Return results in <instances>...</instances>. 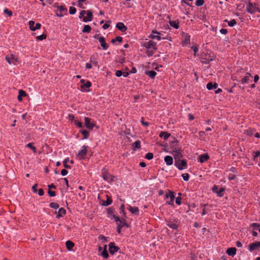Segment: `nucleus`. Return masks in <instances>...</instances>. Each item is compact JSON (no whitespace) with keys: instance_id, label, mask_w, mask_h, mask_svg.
Listing matches in <instances>:
<instances>
[{"instance_id":"obj_1","label":"nucleus","mask_w":260,"mask_h":260,"mask_svg":"<svg viewBox=\"0 0 260 260\" xmlns=\"http://www.w3.org/2000/svg\"><path fill=\"white\" fill-rule=\"evenodd\" d=\"M141 45L147 49L146 53L149 56L152 55L157 49L156 43L148 39L142 42Z\"/></svg>"},{"instance_id":"obj_2","label":"nucleus","mask_w":260,"mask_h":260,"mask_svg":"<svg viewBox=\"0 0 260 260\" xmlns=\"http://www.w3.org/2000/svg\"><path fill=\"white\" fill-rule=\"evenodd\" d=\"M92 13L89 11L83 10L80 12L79 18H83V21L85 22L91 21L92 19Z\"/></svg>"},{"instance_id":"obj_3","label":"nucleus","mask_w":260,"mask_h":260,"mask_svg":"<svg viewBox=\"0 0 260 260\" xmlns=\"http://www.w3.org/2000/svg\"><path fill=\"white\" fill-rule=\"evenodd\" d=\"M53 7L56 8L55 11L56 15L59 17H62L64 14H67V9L63 6H59L57 4H54Z\"/></svg>"},{"instance_id":"obj_4","label":"nucleus","mask_w":260,"mask_h":260,"mask_svg":"<svg viewBox=\"0 0 260 260\" xmlns=\"http://www.w3.org/2000/svg\"><path fill=\"white\" fill-rule=\"evenodd\" d=\"M247 11L250 13L253 14L256 12H260L257 5L256 4H253L249 1L246 2Z\"/></svg>"},{"instance_id":"obj_5","label":"nucleus","mask_w":260,"mask_h":260,"mask_svg":"<svg viewBox=\"0 0 260 260\" xmlns=\"http://www.w3.org/2000/svg\"><path fill=\"white\" fill-rule=\"evenodd\" d=\"M102 176L103 179L108 183H111L114 181L115 177L110 175L106 169H102Z\"/></svg>"},{"instance_id":"obj_6","label":"nucleus","mask_w":260,"mask_h":260,"mask_svg":"<svg viewBox=\"0 0 260 260\" xmlns=\"http://www.w3.org/2000/svg\"><path fill=\"white\" fill-rule=\"evenodd\" d=\"M113 218L117 222V226L119 228H122L124 226H128V224L126 223L124 220L125 218H123L121 220L115 215H113Z\"/></svg>"},{"instance_id":"obj_7","label":"nucleus","mask_w":260,"mask_h":260,"mask_svg":"<svg viewBox=\"0 0 260 260\" xmlns=\"http://www.w3.org/2000/svg\"><path fill=\"white\" fill-rule=\"evenodd\" d=\"M5 58L9 64H16L18 62V58L13 54L7 55Z\"/></svg>"},{"instance_id":"obj_8","label":"nucleus","mask_w":260,"mask_h":260,"mask_svg":"<svg viewBox=\"0 0 260 260\" xmlns=\"http://www.w3.org/2000/svg\"><path fill=\"white\" fill-rule=\"evenodd\" d=\"M87 153V147L83 146L81 149L79 151L77 154V158L79 159H82L85 157Z\"/></svg>"},{"instance_id":"obj_9","label":"nucleus","mask_w":260,"mask_h":260,"mask_svg":"<svg viewBox=\"0 0 260 260\" xmlns=\"http://www.w3.org/2000/svg\"><path fill=\"white\" fill-rule=\"evenodd\" d=\"M166 203L169 205H173L175 196L173 192H169L165 195Z\"/></svg>"},{"instance_id":"obj_10","label":"nucleus","mask_w":260,"mask_h":260,"mask_svg":"<svg viewBox=\"0 0 260 260\" xmlns=\"http://www.w3.org/2000/svg\"><path fill=\"white\" fill-rule=\"evenodd\" d=\"M80 82L82 83V85H81V90L83 92L88 91V88H89L91 85V83L89 81H87L86 83H84V80L83 79L80 80Z\"/></svg>"},{"instance_id":"obj_11","label":"nucleus","mask_w":260,"mask_h":260,"mask_svg":"<svg viewBox=\"0 0 260 260\" xmlns=\"http://www.w3.org/2000/svg\"><path fill=\"white\" fill-rule=\"evenodd\" d=\"M94 38L98 39L101 46L104 50H107L108 49L109 46L106 43L105 39L103 37H99L98 35H95Z\"/></svg>"},{"instance_id":"obj_12","label":"nucleus","mask_w":260,"mask_h":260,"mask_svg":"<svg viewBox=\"0 0 260 260\" xmlns=\"http://www.w3.org/2000/svg\"><path fill=\"white\" fill-rule=\"evenodd\" d=\"M84 122L85 126L88 129H92L95 126V123L88 117H84Z\"/></svg>"},{"instance_id":"obj_13","label":"nucleus","mask_w":260,"mask_h":260,"mask_svg":"<svg viewBox=\"0 0 260 260\" xmlns=\"http://www.w3.org/2000/svg\"><path fill=\"white\" fill-rule=\"evenodd\" d=\"M29 28L32 31H35L37 29H39L41 27L40 23H37L35 24V22L32 20H30L28 22Z\"/></svg>"},{"instance_id":"obj_14","label":"nucleus","mask_w":260,"mask_h":260,"mask_svg":"<svg viewBox=\"0 0 260 260\" xmlns=\"http://www.w3.org/2000/svg\"><path fill=\"white\" fill-rule=\"evenodd\" d=\"M175 165L179 170H183L186 166V162L184 160H176Z\"/></svg>"},{"instance_id":"obj_15","label":"nucleus","mask_w":260,"mask_h":260,"mask_svg":"<svg viewBox=\"0 0 260 260\" xmlns=\"http://www.w3.org/2000/svg\"><path fill=\"white\" fill-rule=\"evenodd\" d=\"M109 252L111 254H114L115 252H117L119 248L116 246L114 243L111 242L109 244Z\"/></svg>"},{"instance_id":"obj_16","label":"nucleus","mask_w":260,"mask_h":260,"mask_svg":"<svg viewBox=\"0 0 260 260\" xmlns=\"http://www.w3.org/2000/svg\"><path fill=\"white\" fill-rule=\"evenodd\" d=\"M160 34L156 30H153L151 34L149 36V38L156 39L158 41L161 40Z\"/></svg>"},{"instance_id":"obj_17","label":"nucleus","mask_w":260,"mask_h":260,"mask_svg":"<svg viewBox=\"0 0 260 260\" xmlns=\"http://www.w3.org/2000/svg\"><path fill=\"white\" fill-rule=\"evenodd\" d=\"M167 225L172 229H177L178 226V221L176 220H170L168 221Z\"/></svg>"},{"instance_id":"obj_18","label":"nucleus","mask_w":260,"mask_h":260,"mask_svg":"<svg viewBox=\"0 0 260 260\" xmlns=\"http://www.w3.org/2000/svg\"><path fill=\"white\" fill-rule=\"evenodd\" d=\"M212 190L214 192L216 193L218 197H222L223 196V192L224 190L223 188H218L217 186H214L212 188Z\"/></svg>"},{"instance_id":"obj_19","label":"nucleus","mask_w":260,"mask_h":260,"mask_svg":"<svg viewBox=\"0 0 260 260\" xmlns=\"http://www.w3.org/2000/svg\"><path fill=\"white\" fill-rule=\"evenodd\" d=\"M260 247V242H256L252 243L249 246V250L250 251H252L254 250L257 249Z\"/></svg>"},{"instance_id":"obj_20","label":"nucleus","mask_w":260,"mask_h":260,"mask_svg":"<svg viewBox=\"0 0 260 260\" xmlns=\"http://www.w3.org/2000/svg\"><path fill=\"white\" fill-rule=\"evenodd\" d=\"M99 251H101V255L104 258H108V256H109V254L107 252V245H105L104 246V248H103V250H102V248L101 247H100L99 248Z\"/></svg>"},{"instance_id":"obj_21","label":"nucleus","mask_w":260,"mask_h":260,"mask_svg":"<svg viewBox=\"0 0 260 260\" xmlns=\"http://www.w3.org/2000/svg\"><path fill=\"white\" fill-rule=\"evenodd\" d=\"M128 209L131 212L132 214L137 216L139 215V209L138 207L129 206V207H128Z\"/></svg>"},{"instance_id":"obj_22","label":"nucleus","mask_w":260,"mask_h":260,"mask_svg":"<svg viewBox=\"0 0 260 260\" xmlns=\"http://www.w3.org/2000/svg\"><path fill=\"white\" fill-rule=\"evenodd\" d=\"M164 160L168 166L172 165L173 163V159L172 156L167 155L165 157Z\"/></svg>"},{"instance_id":"obj_23","label":"nucleus","mask_w":260,"mask_h":260,"mask_svg":"<svg viewBox=\"0 0 260 260\" xmlns=\"http://www.w3.org/2000/svg\"><path fill=\"white\" fill-rule=\"evenodd\" d=\"M66 213V210L63 208H59L58 212H57L56 218H59L60 217L64 215Z\"/></svg>"},{"instance_id":"obj_24","label":"nucleus","mask_w":260,"mask_h":260,"mask_svg":"<svg viewBox=\"0 0 260 260\" xmlns=\"http://www.w3.org/2000/svg\"><path fill=\"white\" fill-rule=\"evenodd\" d=\"M116 27L120 31L123 32L127 29V27L123 23L118 22L116 24Z\"/></svg>"},{"instance_id":"obj_25","label":"nucleus","mask_w":260,"mask_h":260,"mask_svg":"<svg viewBox=\"0 0 260 260\" xmlns=\"http://www.w3.org/2000/svg\"><path fill=\"white\" fill-rule=\"evenodd\" d=\"M209 158V155L207 154H203L199 156V161L203 163L207 161Z\"/></svg>"},{"instance_id":"obj_26","label":"nucleus","mask_w":260,"mask_h":260,"mask_svg":"<svg viewBox=\"0 0 260 260\" xmlns=\"http://www.w3.org/2000/svg\"><path fill=\"white\" fill-rule=\"evenodd\" d=\"M226 253L229 255L234 256L236 253V248L235 247L229 248L226 250Z\"/></svg>"},{"instance_id":"obj_27","label":"nucleus","mask_w":260,"mask_h":260,"mask_svg":"<svg viewBox=\"0 0 260 260\" xmlns=\"http://www.w3.org/2000/svg\"><path fill=\"white\" fill-rule=\"evenodd\" d=\"M25 96H26V93L24 90L22 89L19 90V94L17 98L19 101H21L22 98Z\"/></svg>"},{"instance_id":"obj_28","label":"nucleus","mask_w":260,"mask_h":260,"mask_svg":"<svg viewBox=\"0 0 260 260\" xmlns=\"http://www.w3.org/2000/svg\"><path fill=\"white\" fill-rule=\"evenodd\" d=\"M66 245L69 251H72L73 247L74 246V243L72 241L68 240L66 242Z\"/></svg>"},{"instance_id":"obj_29","label":"nucleus","mask_w":260,"mask_h":260,"mask_svg":"<svg viewBox=\"0 0 260 260\" xmlns=\"http://www.w3.org/2000/svg\"><path fill=\"white\" fill-rule=\"evenodd\" d=\"M190 42V36L187 34H184V40L182 41V45H186Z\"/></svg>"},{"instance_id":"obj_30","label":"nucleus","mask_w":260,"mask_h":260,"mask_svg":"<svg viewBox=\"0 0 260 260\" xmlns=\"http://www.w3.org/2000/svg\"><path fill=\"white\" fill-rule=\"evenodd\" d=\"M217 86H218V85L216 83H208L207 84V88L208 90H211V89H213L216 88Z\"/></svg>"},{"instance_id":"obj_31","label":"nucleus","mask_w":260,"mask_h":260,"mask_svg":"<svg viewBox=\"0 0 260 260\" xmlns=\"http://www.w3.org/2000/svg\"><path fill=\"white\" fill-rule=\"evenodd\" d=\"M170 136V134L166 132H161L159 134V137L163 138L165 140L167 139Z\"/></svg>"},{"instance_id":"obj_32","label":"nucleus","mask_w":260,"mask_h":260,"mask_svg":"<svg viewBox=\"0 0 260 260\" xmlns=\"http://www.w3.org/2000/svg\"><path fill=\"white\" fill-rule=\"evenodd\" d=\"M145 74L151 78H154L156 75V72L153 71H147Z\"/></svg>"},{"instance_id":"obj_33","label":"nucleus","mask_w":260,"mask_h":260,"mask_svg":"<svg viewBox=\"0 0 260 260\" xmlns=\"http://www.w3.org/2000/svg\"><path fill=\"white\" fill-rule=\"evenodd\" d=\"M250 77H251V75L249 73H247L246 76L242 80V83L245 84V83H247L248 82Z\"/></svg>"},{"instance_id":"obj_34","label":"nucleus","mask_w":260,"mask_h":260,"mask_svg":"<svg viewBox=\"0 0 260 260\" xmlns=\"http://www.w3.org/2000/svg\"><path fill=\"white\" fill-rule=\"evenodd\" d=\"M170 24L175 28L177 29L179 27V22L177 21H170Z\"/></svg>"},{"instance_id":"obj_35","label":"nucleus","mask_w":260,"mask_h":260,"mask_svg":"<svg viewBox=\"0 0 260 260\" xmlns=\"http://www.w3.org/2000/svg\"><path fill=\"white\" fill-rule=\"evenodd\" d=\"M120 212L123 216L124 218H126V212L124 210V205L122 204L119 208Z\"/></svg>"},{"instance_id":"obj_36","label":"nucleus","mask_w":260,"mask_h":260,"mask_svg":"<svg viewBox=\"0 0 260 260\" xmlns=\"http://www.w3.org/2000/svg\"><path fill=\"white\" fill-rule=\"evenodd\" d=\"M26 147L30 148L34 153H37V149L36 147L33 146V144L32 143H29L27 144L26 145Z\"/></svg>"},{"instance_id":"obj_37","label":"nucleus","mask_w":260,"mask_h":260,"mask_svg":"<svg viewBox=\"0 0 260 260\" xmlns=\"http://www.w3.org/2000/svg\"><path fill=\"white\" fill-rule=\"evenodd\" d=\"M91 29V27L89 25H84L82 31L83 32H89Z\"/></svg>"},{"instance_id":"obj_38","label":"nucleus","mask_w":260,"mask_h":260,"mask_svg":"<svg viewBox=\"0 0 260 260\" xmlns=\"http://www.w3.org/2000/svg\"><path fill=\"white\" fill-rule=\"evenodd\" d=\"M254 131L252 129H248L246 130L244 132V134L248 136H252L254 134Z\"/></svg>"},{"instance_id":"obj_39","label":"nucleus","mask_w":260,"mask_h":260,"mask_svg":"<svg viewBox=\"0 0 260 260\" xmlns=\"http://www.w3.org/2000/svg\"><path fill=\"white\" fill-rule=\"evenodd\" d=\"M70 161V159L69 158H66L63 161V166L65 168H70L71 167L68 165V163Z\"/></svg>"},{"instance_id":"obj_40","label":"nucleus","mask_w":260,"mask_h":260,"mask_svg":"<svg viewBox=\"0 0 260 260\" xmlns=\"http://www.w3.org/2000/svg\"><path fill=\"white\" fill-rule=\"evenodd\" d=\"M225 21L228 22L229 26L231 27H233L236 24V21L235 19H233L231 21H228V20H225Z\"/></svg>"},{"instance_id":"obj_41","label":"nucleus","mask_w":260,"mask_h":260,"mask_svg":"<svg viewBox=\"0 0 260 260\" xmlns=\"http://www.w3.org/2000/svg\"><path fill=\"white\" fill-rule=\"evenodd\" d=\"M90 62L95 66L98 65V61L94 57H91L90 58Z\"/></svg>"},{"instance_id":"obj_42","label":"nucleus","mask_w":260,"mask_h":260,"mask_svg":"<svg viewBox=\"0 0 260 260\" xmlns=\"http://www.w3.org/2000/svg\"><path fill=\"white\" fill-rule=\"evenodd\" d=\"M82 135L84 136L83 139H87L88 137L89 136V133L88 131L86 130H82L81 131Z\"/></svg>"},{"instance_id":"obj_43","label":"nucleus","mask_w":260,"mask_h":260,"mask_svg":"<svg viewBox=\"0 0 260 260\" xmlns=\"http://www.w3.org/2000/svg\"><path fill=\"white\" fill-rule=\"evenodd\" d=\"M50 207L53 209H57L59 208V205L56 203L52 202L50 204Z\"/></svg>"},{"instance_id":"obj_44","label":"nucleus","mask_w":260,"mask_h":260,"mask_svg":"<svg viewBox=\"0 0 260 260\" xmlns=\"http://www.w3.org/2000/svg\"><path fill=\"white\" fill-rule=\"evenodd\" d=\"M46 38V35L45 34H42L40 36L37 37V39L39 41H42Z\"/></svg>"},{"instance_id":"obj_45","label":"nucleus","mask_w":260,"mask_h":260,"mask_svg":"<svg viewBox=\"0 0 260 260\" xmlns=\"http://www.w3.org/2000/svg\"><path fill=\"white\" fill-rule=\"evenodd\" d=\"M182 177L184 181H188L189 178V176L187 173H184L182 175Z\"/></svg>"},{"instance_id":"obj_46","label":"nucleus","mask_w":260,"mask_h":260,"mask_svg":"<svg viewBox=\"0 0 260 260\" xmlns=\"http://www.w3.org/2000/svg\"><path fill=\"white\" fill-rule=\"evenodd\" d=\"M69 12L72 15L75 14L76 12V8L73 7H70L69 9Z\"/></svg>"},{"instance_id":"obj_47","label":"nucleus","mask_w":260,"mask_h":260,"mask_svg":"<svg viewBox=\"0 0 260 260\" xmlns=\"http://www.w3.org/2000/svg\"><path fill=\"white\" fill-rule=\"evenodd\" d=\"M204 3V0H197L196 2V5L197 6H201L203 5Z\"/></svg>"},{"instance_id":"obj_48","label":"nucleus","mask_w":260,"mask_h":260,"mask_svg":"<svg viewBox=\"0 0 260 260\" xmlns=\"http://www.w3.org/2000/svg\"><path fill=\"white\" fill-rule=\"evenodd\" d=\"M75 124L78 127L81 128L83 126L82 123L80 121H79L78 120H75L74 121Z\"/></svg>"},{"instance_id":"obj_49","label":"nucleus","mask_w":260,"mask_h":260,"mask_svg":"<svg viewBox=\"0 0 260 260\" xmlns=\"http://www.w3.org/2000/svg\"><path fill=\"white\" fill-rule=\"evenodd\" d=\"M112 202V199H111L109 197H107V201H106V203L104 204V206H108L109 205H110Z\"/></svg>"},{"instance_id":"obj_50","label":"nucleus","mask_w":260,"mask_h":260,"mask_svg":"<svg viewBox=\"0 0 260 260\" xmlns=\"http://www.w3.org/2000/svg\"><path fill=\"white\" fill-rule=\"evenodd\" d=\"M133 146H134L135 148H140L141 145H140V141H136V142L133 144Z\"/></svg>"},{"instance_id":"obj_51","label":"nucleus","mask_w":260,"mask_h":260,"mask_svg":"<svg viewBox=\"0 0 260 260\" xmlns=\"http://www.w3.org/2000/svg\"><path fill=\"white\" fill-rule=\"evenodd\" d=\"M4 13L8 14L10 17L12 16V12L7 9H4Z\"/></svg>"},{"instance_id":"obj_52","label":"nucleus","mask_w":260,"mask_h":260,"mask_svg":"<svg viewBox=\"0 0 260 260\" xmlns=\"http://www.w3.org/2000/svg\"><path fill=\"white\" fill-rule=\"evenodd\" d=\"M153 155L152 153H148L146 155V158H147V159L148 160H150L151 159L153 158Z\"/></svg>"},{"instance_id":"obj_53","label":"nucleus","mask_w":260,"mask_h":260,"mask_svg":"<svg viewBox=\"0 0 260 260\" xmlns=\"http://www.w3.org/2000/svg\"><path fill=\"white\" fill-rule=\"evenodd\" d=\"M99 239H100L103 242H106L107 241L106 238L103 235H100L99 237Z\"/></svg>"},{"instance_id":"obj_54","label":"nucleus","mask_w":260,"mask_h":260,"mask_svg":"<svg viewBox=\"0 0 260 260\" xmlns=\"http://www.w3.org/2000/svg\"><path fill=\"white\" fill-rule=\"evenodd\" d=\"M122 38L121 37H117L115 39H113L112 40V43H114L116 41H118V42H121L122 41Z\"/></svg>"},{"instance_id":"obj_55","label":"nucleus","mask_w":260,"mask_h":260,"mask_svg":"<svg viewBox=\"0 0 260 260\" xmlns=\"http://www.w3.org/2000/svg\"><path fill=\"white\" fill-rule=\"evenodd\" d=\"M191 49L193 50V52H194V55H196V53L198 51V47L197 46H192L191 47Z\"/></svg>"},{"instance_id":"obj_56","label":"nucleus","mask_w":260,"mask_h":260,"mask_svg":"<svg viewBox=\"0 0 260 260\" xmlns=\"http://www.w3.org/2000/svg\"><path fill=\"white\" fill-rule=\"evenodd\" d=\"M176 203L178 205H180L181 204V199L180 197H177L176 199Z\"/></svg>"},{"instance_id":"obj_57","label":"nucleus","mask_w":260,"mask_h":260,"mask_svg":"<svg viewBox=\"0 0 260 260\" xmlns=\"http://www.w3.org/2000/svg\"><path fill=\"white\" fill-rule=\"evenodd\" d=\"M48 194L50 197H54L55 196V192L54 191H51L50 190H48Z\"/></svg>"},{"instance_id":"obj_58","label":"nucleus","mask_w":260,"mask_h":260,"mask_svg":"<svg viewBox=\"0 0 260 260\" xmlns=\"http://www.w3.org/2000/svg\"><path fill=\"white\" fill-rule=\"evenodd\" d=\"M116 74V76L117 77H120V76H121L122 75V72L121 71H119H119H117L116 72V74Z\"/></svg>"},{"instance_id":"obj_59","label":"nucleus","mask_w":260,"mask_h":260,"mask_svg":"<svg viewBox=\"0 0 260 260\" xmlns=\"http://www.w3.org/2000/svg\"><path fill=\"white\" fill-rule=\"evenodd\" d=\"M260 155V151H256L254 152L253 157L254 158H256L258 157Z\"/></svg>"},{"instance_id":"obj_60","label":"nucleus","mask_w":260,"mask_h":260,"mask_svg":"<svg viewBox=\"0 0 260 260\" xmlns=\"http://www.w3.org/2000/svg\"><path fill=\"white\" fill-rule=\"evenodd\" d=\"M68 174V171L66 169H63L61 171V174L62 176H66Z\"/></svg>"},{"instance_id":"obj_61","label":"nucleus","mask_w":260,"mask_h":260,"mask_svg":"<svg viewBox=\"0 0 260 260\" xmlns=\"http://www.w3.org/2000/svg\"><path fill=\"white\" fill-rule=\"evenodd\" d=\"M107 212H108L109 217H110L113 218V215H115L114 214H113V212L111 210H108Z\"/></svg>"},{"instance_id":"obj_62","label":"nucleus","mask_w":260,"mask_h":260,"mask_svg":"<svg viewBox=\"0 0 260 260\" xmlns=\"http://www.w3.org/2000/svg\"><path fill=\"white\" fill-rule=\"evenodd\" d=\"M38 186V185L37 184H35L34 185V186H32V191L34 192H37V187Z\"/></svg>"},{"instance_id":"obj_63","label":"nucleus","mask_w":260,"mask_h":260,"mask_svg":"<svg viewBox=\"0 0 260 260\" xmlns=\"http://www.w3.org/2000/svg\"><path fill=\"white\" fill-rule=\"evenodd\" d=\"M220 32L223 35H225L227 33V30L224 28H222L220 30Z\"/></svg>"},{"instance_id":"obj_64","label":"nucleus","mask_w":260,"mask_h":260,"mask_svg":"<svg viewBox=\"0 0 260 260\" xmlns=\"http://www.w3.org/2000/svg\"><path fill=\"white\" fill-rule=\"evenodd\" d=\"M86 68L88 69H91L92 68V64L90 62L86 63Z\"/></svg>"}]
</instances>
